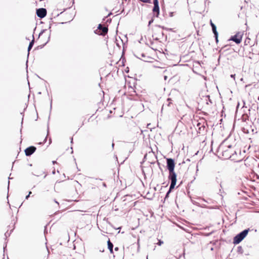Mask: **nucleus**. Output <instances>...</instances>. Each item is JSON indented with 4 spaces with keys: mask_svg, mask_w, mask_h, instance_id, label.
I'll return each mask as SVG.
<instances>
[{
    "mask_svg": "<svg viewBox=\"0 0 259 259\" xmlns=\"http://www.w3.org/2000/svg\"><path fill=\"white\" fill-rule=\"evenodd\" d=\"M156 27H159V28H162V29H165V30H166V27H164V26H160V25H156Z\"/></svg>",
    "mask_w": 259,
    "mask_h": 259,
    "instance_id": "26",
    "label": "nucleus"
},
{
    "mask_svg": "<svg viewBox=\"0 0 259 259\" xmlns=\"http://www.w3.org/2000/svg\"><path fill=\"white\" fill-rule=\"evenodd\" d=\"M160 32L162 36L164 35V33L162 31H160Z\"/></svg>",
    "mask_w": 259,
    "mask_h": 259,
    "instance_id": "41",
    "label": "nucleus"
},
{
    "mask_svg": "<svg viewBox=\"0 0 259 259\" xmlns=\"http://www.w3.org/2000/svg\"><path fill=\"white\" fill-rule=\"evenodd\" d=\"M174 16V12H170L169 13V16L172 17Z\"/></svg>",
    "mask_w": 259,
    "mask_h": 259,
    "instance_id": "31",
    "label": "nucleus"
},
{
    "mask_svg": "<svg viewBox=\"0 0 259 259\" xmlns=\"http://www.w3.org/2000/svg\"><path fill=\"white\" fill-rule=\"evenodd\" d=\"M177 174L174 171L169 172L168 179L170 181V183H177Z\"/></svg>",
    "mask_w": 259,
    "mask_h": 259,
    "instance_id": "9",
    "label": "nucleus"
},
{
    "mask_svg": "<svg viewBox=\"0 0 259 259\" xmlns=\"http://www.w3.org/2000/svg\"><path fill=\"white\" fill-rule=\"evenodd\" d=\"M239 103H238L237 105L236 106V110H238V108H239Z\"/></svg>",
    "mask_w": 259,
    "mask_h": 259,
    "instance_id": "34",
    "label": "nucleus"
},
{
    "mask_svg": "<svg viewBox=\"0 0 259 259\" xmlns=\"http://www.w3.org/2000/svg\"><path fill=\"white\" fill-rule=\"evenodd\" d=\"M167 76L165 75V76H164V80H166L167 79Z\"/></svg>",
    "mask_w": 259,
    "mask_h": 259,
    "instance_id": "37",
    "label": "nucleus"
},
{
    "mask_svg": "<svg viewBox=\"0 0 259 259\" xmlns=\"http://www.w3.org/2000/svg\"><path fill=\"white\" fill-rule=\"evenodd\" d=\"M56 161H53V163L54 164L55 163H56Z\"/></svg>",
    "mask_w": 259,
    "mask_h": 259,
    "instance_id": "47",
    "label": "nucleus"
},
{
    "mask_svg": "<svg viewBox=\"0 0 259 259\" xmlns=\"http://www.w3.org/2000/svg\"><path fill=\"white\" fill-rule=\"evenodd\" d=\"M114 143H112V149L114 148Z\"/></svg>",
    "mask_w": 259,
    "mask_h": 259,
    "instance_id": "40",
    "label": "nucleus"
},
{
    "mask_svg": "<svg viewBox=\"0 0 259 259\" xmlns=\"http://www.w3.org/2000/svg\"><path fill=\"white\" fill-rule=\"evenodd\" d=\"M111 14H112V13H110L108 15V16H111Z\"/></svg>",
    "mask_w": 259,
    "mask_h": 259,
    "instance_id": "48",
    "label": "nucleus"
},
{
    "mask_svg": "<svg viewBox=\"0 0 259 259\" xmlns=\"http://www.w3.org/2000/svg\"><path fill=\"white\" fill-rule=\"evenodd\" d=\"M166 160V167L169 172L174 171L175 167V160L171 158H167Z\"/></svg>",
    "mask_w": 259,
    "mask_h": 259,
    "instance_id": "4",
    "label": "nucleus"
},
{
    "mask_svg": "<svg viewBox=\"0 0 259 259\" xmlns=\"http://www.w3.org/2000/svg\"><path fill=\"white\" fill-rule=\"evenodd\" d=\"M51 143V139L50 138V140H49V144L50 145Z\"/></svg>",
    "mask_w": 259,
    "mask_h": 259,
    "instance_id": "44",
    "label": "nucleus"
},
{
    "mask_svg": "<svg viewBox=\"0 0 259 259\" xmlns=\"http://www.w3.org/2000/svg\"><path fill=\"white\" fill-rule=\"evenodd\" d=\"M232 152L233 149H232V146L230 145L228 146L227 149H222V156L225 159H230L231 160H234V156H231Z\"/></svg>",
    "mask_w": 259,
    "mask_h": 259,
    "instance_id": "2",
    "label": "nucleus"
},
{
    "mask_svg": "<svg viewBox=\"0 0 259 259\" xmlns=\"http://www.w3.org/2000/svg\"><path fill=\"white\" fill-rule=\"evenodd\" d=\"M186 161H190V159L188 158V159H186Z\"/></svg>",
    "mask_w": 259,
    "mask_h": 259,
    "instance_id": "51",
    "label": "nucleus"
},
{
    "mask_svg": "<svg viewBox=\"0 0 259 259\" xmlns=\"http://www.w3.org/2000/svg\"><path fill=\"white\" fill-rule=\"evenodd\" d=\"M259 122V118H255L254 119V121L252 122V124L253 125H254L255 123H258Z\"/></svg>",
    "mask_w": 259,
    "mask_h": 259,
    "instance_id": "21",
    "label": "nucleus"
},
{
    "mask_svg": "<svg viewBox=\"0 0 259 259\" xmlns=\"http://www.w3.org/2000/svg\"><path fill=\"white\" fill-rule=\"evenodd\" d=\"M205 101H206V104L208 105L209 103H210L211 104L212 103L211 100L210 99V96L209 95L206 96L205 97Z\"/></svg>",
    "mask_w": 259,
    "mask_h": 259,
    "instance_id": "16",
    "label": "nucleus"
},
{
    "mask_svg": "<svg viewBox=\"0 0 259 259\" xmlns=\"http://www.w3.org/2000/svg\"><path fill=\"white\" fill-rule=\"evenodd\" d=\"M103 186L104 187H106V183H103Z\"/></svg>",
    "mask_w": 259,
    "mask_h": 259,
    "instance_id": "38",
    "label": "nucleus"
},
{
    "mask_svg": "<svg viewBox=\"0 0 259 259\" xmlns=\"http://www.w3.org/2000/svg\"><path fill=\"white\" fill-rule=\"evenodd\" d=\"M36 150V148L33 146H31L25 150V153L27 156H31Z\"/></svg>",
    "mask_w": 259,
    "mask_h": 259,
    "instance_id": "8",
    "label": "nucleus"
},
{
    "mask_svg": "<svg viewBox=\"0 0 259 259\" xmlns=\"http://www.w3.org/2000/svg\"><path fill=\"white\" fill-rule=\"evenodd\" d=\"M210 25L211 26V25H215L213 23H212V21H210Z\"/></svg>",
    "mask_w": 259,
    "mask_h": 259,
    "instance_id": "32",
    "label": "nucleus"
},
{
    "mask_svg": "<svg viewBox=\"0 0 259 259\" xmlns=\"http://www.w3.org/2000/svg\"><path fill=\"white\" fill-rule=\"evenodd\" d=\"M254 176L256 177V179H259V175H258L257 174H254Z\"/></svg>",
    "mask_w": 259,
    "mask_h": 259,
    "instance_id": "30",
    "label": "nucleus"
},
{
    "mask_svg": "<svg viewBox=\"0 0 259 259\" xmlns=\"http://www.w3.org/2000/svg\"><path fill=\"white\" fill-rule=\"evenodd\" d=\"M33 175H35V176H36L37 177H38L39 176V175H36V174H33Z\"/></svg>",
    "mask_w": 259,
    "mask_h": 259,
    "instance_id": "50",
    "label": "nucleus"
},
{
    "mask_svg": "<svg viewBox=\"0 0 259 259\" xmlns=\"http://www.w3.org/2000/svg\"><path fill=\"white\" fill-rule=\"evenodd\" d=\"M153 3L154 5V7L152 9L153 16L156 17H158L159 15V6L158 0H153Z\"/></svg>",
    "mask_w": 259,
    "mask_h": 259,
    "instance_id": "5",
    "label": "nucleus"
},
{
    "mask_svg": "<svg viewBox=\"0 0 259 259\" xmlns=\"http://www.w3.org/2000/svg\"><path fill=\"white\" fill-rule=\"evenodd\" d=\"M231 156H234V161H239V160L237 159V153L236 150L233 149L232 153L231 154Z\"/></svg>",
    "mask_w": 259,
    "mask_h": 259,
    "instance_id": "15",
    "label": "nucleus"
},
{
    "mask_svg": "<svg viewBox=\"0 0 259 259\" xmlns=\"http://www.w3.org/2000/svg\"><path fill=\"white\" fill-rule=\"evenodd\" d=\"M48 134H49V126H48V130H47Z\"/></svg>",
    "mask_w": 259,
    "mask_h": 259,
    "instance_id": "49",
    "label": "nucleus"
},
{
    "mask_svg": "<svg viewBox=\"0 0 259 259\" xmlns=\"http://www.w3.org/2000/svg\"><path fill=\"white\" fill-rule=\"evenodd\" d=\"M176 185V183H170L168 190L171 192V191L175 188Z\"/></svg>",
    "mask_w": 259,
    "mask_h": 259,
    "instance_id": "18",
    "label": "nucleus"
},
{
    "mask_svg": "<svg viewBox=\"0 0 259 259\" xmlns=\"http://www.w3.org/2000/svg\"><path fill=\"white\" fill-rule=\"evenodd\" d=\"M36 13L37 17L40 19H42L46 17L47 12L45 8H41L36 9Z\"/></svg>",
    "mask_w": 259,
    "mask_h": 259,
    "instance_id": "7",
    "label": "nucleus"
},
{
    "mask_svg": "<svg viewBox=\"0 0 259 259\" xmlns=\"http://www.w3.org/2000/svg\"><path fill=\"white\" fill-rule=\"evenodd\" d=\"M135 56L137 58H139V59H141V60H143V61H145V62H148L149 61H148V60H147V59H149V58H150V57H149L148 56H147L145 55V54H144V53H142V54H140V56H141L142 58H143V59L141 58L140 57H138V56H136V55H135Z\"/></svg>",
    "mask_w": 259,
    "mask_h": 259,
    "instance_id": "13",
    "label": "nucleus"
},
{
    "mask_svg": "<svg viewBox=\"0 0 259 259\" xmlns=\"http://www.w3.org/2000/svg\"><path fill=\"white\" fill-rule=\"evenodd\" d=\"M108 31V26H103L102 24H100L98 25L97 29L94 31L95 33L104 36L106 34Z\"/></svg>",
    "mask_w": 259,
    "mask_h": 259,
    "instance_id": "3",
    "label": "nucleus"
},
{
    "mask_svg": "<svg viewBox=\"0 0 259 259\" xmlns=\"http://www.w3.org/2000/svg\"><path fill=\"white\" fill-rule=\"evenodd\" d=\"M107 245H108V248L110 251V252L111 253H113V244L110 241V239H109L107 241Z\"/></svg>",
    "mask_w": 259,
    "mask_h": 259,
    "instance_id": "11",
    "label": "nucleus"
},
{
    "mask_svg": "<svg viewBox=\"0 0 259 259\" xmlns=\"http://www.w3.org/2000/svg\"><path fill=\"white\" fill-rule=\"evenodd\" d=\"M252 132L253 133H257V128L256 127H255V129L252 128Z\"/></svg>",
    "mask_w": 259,
    "mask_h": 259,
    "instance_id": "27",
    "label": "nucleus"
},
{
    "mask_svg": "<svg viewBox=\"0 0 259 259\" xmlns=\"http://www.w3.org/2000/svg\"><path fill=\"white\" fill-rule=\"evenodd\" d=\"M52 173H53V174H55V171H53L52 172Z\"/></svg>",
    "mask_w": 259,
    "mask_h": 259,
    "instance_id": "52",
    "label": "nucleus"
},
{
    "mask_svg": "<svg viewBox=\"0 0 259 259\" xmlns=\"http://www.w3.org/2000/svg\"><path fill=\"white\" fill-rule=\"evenodd\" d=\"M237 252L240 254H242L243 253V249L241 246H239L237 247Z\"/></svg>",
    "mask_w": 259,
    "mask_h": 259,
    "instance_id": "17",
    "label": "nucleus"
},
{
    "mask_svg": "<svg viewBox=\"0 0 259 259\" xmlns=\"http://www.w3.org/2000/svg\"><path fill=\"white\" fill-rule=\"evenodd\" d=\"M31 194V191H29V193L25 197V199H28V198L30 197V195Z\"/></svg>",
    "mask_w": 259,
    "mask_h": 259,
    "instance_id": "25",
    "label": "nucleus"
},
{
    "mask_svg": "<svg viewBox=\"0 0 259 259\" xmlns=\"http://www.w3.org/2000/svg\"><path fill=\"white\" fill-rule=\"evenodd\" d=\"M242 37V34L240 32H238L234 35L231 36L229 40H232L236 44H239L241 42Z\"/></svg>",
    "mask_w": 259,
    "mask_h": 259,
    "instance_id": "6",
    "label": "nucleus"
},
{
    "mask_svg": "<svg viewBox=\"0 0 259 259\" xmlns=\"http://www.w3.org/2000/svg\"><path fill=\"white\" fill-rule=\"evenodd\" d=\"M6 247H7V245L6 244V245H5V246H4V252L5 251V250H6Z\"/></svg>",
    "mask_w": 259,
    "mask_h": 259,
    "instance_id": "36",
    "label": "nucleus"
},
{
    "mask_svg": "<svg viewBox=\"0 0 259 259\" xmlns=\"http://www.w3.org/2000/svg\"><path fill=\"white\" fill-rule=\"evenodd\" d=\"M170 101H171V99H170V98H168V99H167V102H168V103H167V105L168 106H170V104H171V102H170Z\"/></svg>",
    "mask_w": 259,
    "mask_h": 259,
    "instance_id": "24",
    "label": "nucleus"
},
{
    "mask_svg": "<svg viewBox=\"0 0 259 259\" xmlns=\"http://www.w3.org/2000/svg\"><path fill=\"white\" fill-rule=\"evenodd\" d=\"M34 44V38L33 36V39L31 40V41L29 42V46L28 47L27 51H28V54L27 56H29V52L31 50L32 48L33 47Z\"/></svg>",
    "mask_w": 259,
    "mask_h": 259,
    "instance_id": "12",
    "label": "nucleus"
},
{
    "mask_svg": "<svg viewBox=\"0 0 259 259\" xmlns=\"http://www.w3.org/2000/svg\"><path fill=\"white\" fill-rule=\"evenodd\" d=\"M154 21L153 18H152L149 21L148 26H149Z\"/></svg>",
    "mask_w": 259,
    "mask_h": 259,
    "instance_id": "22",
    "label": "nucleus"
},
{
    "mask_svg": "<svg viewBox=\"0 0 259 259\" xmlns=\"http://www.w3.org/2000/svg\"><path fill=\"white\" fill-rule=\"evenodd\" d=\"M166 30L171 31V30H172V29L171 28H166Z\"/></svg>",
    "mask_w": 259,
    "mask_h": 259,
    "instance_id": "39",
    "label": "nucleus"
},
{
    "mask_svg": "<svg viewBox=\"0 0 259 259\" xmlns=\"http://www.w3.org/2000/svg\"><path fill=\"white\" fill-rule=\"evenodd\" d=\"M249 231V228H248L237 234L233 238V243L234 244L240 243L246 237Z\"/></svg>",
    "mask_w": 259,
    "mask_h": 259,
    "instance_id": "1",
    "label": "nucleus"
},
{
    "mask_svg": "<svg viewBox=\"0 0 259 259\" xmlns=\"http://www.w3.org/2000/svg\"><path fill=\"white\" fill-rule=\"evenodd\" d=\"M162 243H163V241H162L161 240H159L158 241V243H157V244L159 245H161V244H162Z\"/></svg>",
    "mask_w": 259,
    "mask_h": 259,
    "instance_id": "28",
    "label": "nucleus"
},
{
    "mask_svg": "<svg viewBox=\"0 0 259 259\" xmlns=\"http://www.w3.org/2000/svg\"><path fill=\"white\" fill-rule=\"evenodd\" d=\"M71 144L73 143V138L72 137L71 138Z\"/></svg>",
    "mask_w": 259,
    "mask_h": 259,
    "instance_id": "43",
    "label": "nucleus"
},
{
    "mask_svg": "<svg viewBox=\"0 0 259 259\" xmlns=\"http://www.w3.org/2000/svg\"><path fill=\"white\" fill-rule=\"evenodd\" d=\"M46 31H47V29H43L39 33L38 37H40V36L42 34Z\"/></svg>",
    "mask_w": 259,
    "mask_h": 259,
    "instance_id": "23",
    "label": "nucleus"
},
{
    "mask_svg": "<svg viewBox=\"0 0 259 259\" xmlns=\"http://www.w3.org/2000/svg\"><path fill=\"white\" fill-rule=\"evenodd\" d=\"M170 193H171V191H170L169 190H168V191L166 193V195H165V196L164 198V200H165L166 199H167L169 197V195Z\"/></svg>",
    "mask_w": 259,
    "mask_h": 259,
    "instance_id": "20",
    "label": "nucleus"
},
{
    "mask_svg": "<svg viewBox=\"0 0 259 259\" xmlns=\"http://www.w3.org/2000/svg\"><path fill=\"white\" fill-rule=\"evenodd\" d=\"M46 141H47V137H46V138L45 139L44 142L45 143Z\"/></svg>",
    "mask_w": 259,
    "mask_h": 259,
    "instance_id": "46",
    "label": "nucleus"
},
{
    "mask_svg": "<svg viewBox=\"0 0 259 259\" xmlns=\"http://www.w3.org/2000/svg\"><path fill=\"white\" fill-rule=\"evenodd\" d=\"M230 76H231V78H233L234 79H235V74H231V75H230Z\"/></svg>",
    "mask_w": 259,
    "mask_h": 259,
    "instance_id": "29",
    "label": "nucleus"
},
{
    "mask_svg": "<svg viewBox=\"0 0 259 259\" xmlns=\"http://www.w3.org/2000/svg\"><path fill=\"white\" fill-rule=\"evenodd\" d=\"M154 39L155 40H158L159 39V38L155 37V38H154Z\"/></svg>",
    "mask_w": 259,
    "mask_h": 259,
    "instance_id": "42",
    "label": "nucleus"
},
{
    "mask_svg": "<svg viewBox=\"0 0 259 259\" xmlns=\"http://www.w3.org/2000/svg\"><path fill=\"white\" fill-rule=\"evenodd\" d=\"M54 201L55 202V203H57L58 204H59V203L56 200H55Z\"/></svg>",
    "mask_w": 259,
    "mask_h": 259,
    "instance_id": "45",
    "label": "nucleus"
},
{
    "mask_svg": "<svg viewBox=\"0 0 259 259\" xmlns=\"http://www.w3.org/2000/svg\"><path fill=\"white\" fill-rule=\"evenodd\" d=\"M257 100H259V96L257 97Z\"/></svg>",
    "mask_w": 259,
    "mask_h": 259,
    "instance_id": "54",
    "label": "nucleus"
},
{
    "mask_svg": "<svg viewBox=\"0 0 259 259\" xmlns=\"http://www.w3.org/2000/svg\"><path fill=\"white\" fill-rule=\"evenodd\" d=\"M52 100H51V104H50V109L51 110L52 109Z\"/></svg>",
    "mask_w": 259,
    "mask_h": 259,
    "instance_id": "35",
    "label": "nucleus"
},
{
    "mask_svg": "<svg viewBox=\"0 0 259 259\" xmlns=\"http://www.w3.org/2000/svg\"><path fill=\"white\" fill-rule=\"evenodd\" d=\"M114 250L115 251H118L119 250V248L118 247H115Z\"/></svg>",
    "mask_w": 259,
    "mask_h": 259,
    "instance_id": "33",
    "label": "nucleus"
},
{
    "mask_svg": "<svg viewBox=\"0 0 259 259\" xmlns=\"http://www.w3.org/2000/svg\"><path fill=\"white\" fill-rule=\"evenodd\" d=\"M71 149H72V148L71 147ZM71 153H73V150H72Z\"/></svg>",
    "mask_w": 259,
    "mask_h": 259,
    "instance_id": "53",
    "label": "nucleus"
},
{
    "mask_svg": "<svg viewBox=\"0 0 259 259\" xmlns=\"http://www.w3.org/2000/svg\"><path fill=\"white\" fill-rule=\"evenodd\" d=\"M51 30H50V34H49V36H48V40H47V41H46L44 44L37 46V47L35 49V50H36V49L38 50V49H41L43 48H44V47L46 45V44H47V43L50 41V35H51Z\"/></svg>",
    "mask_w": 259,
    "mask_h": 259,
    "instance_id": "14",
    "label": "nucleus"
},
{
    "mask_svg": "<svg viewBox=\"0 0 259 259\" xmlns=\"http://www.w3.org/2000/svg\"><path fill=\"white\" fill-rule=\"evenodd\" d=\"M13 230H11V231L10 232H8V231H7L5 233V236L6 237V239H7V238L9 236H10V234H11Z\"/></svg>",
    "mask_w": 259,
    "mask_h": 259,
    "instance_id": "19",
    "label": "nucleus"
},
{
    "mask_svg": "<svg viewBox=\"0 0 259 259\" xmlns=\"http://www.w3.org/2000/svg\"><path fill=\"white\" fill-rule=\"evenodd\" d=\"M211 28L213 33L214 34V37H215V40L217 43L218 42V37H219V33L217 30V26L215 25H211Z\"/></svg>",
    "mask_w": 259,
    "mask_h": 259,
    "instance_id": "10",
    "label": "nucleus"
}]
</instances>
